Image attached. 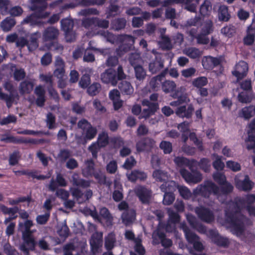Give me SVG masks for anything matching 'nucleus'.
Wrapping results in <instances>:
<instances>
[{
  "label": "nucleus",
  "instance_id": "obj_48",
  "mask_svg": "<svg viewBox=\"0 0 255 255\" xmlns=\"http://www.w3.org/2000/svg\"><path fill=\"white\" fill-rule=\"evenodd\" d=\"M213 156L215 157V160L213 162V167L217 171H222L225 167V164L222 160V156L217 154H213Z\"/></svg>",
  "mask_w": 255,
  "mask_h": 255
},
{
  "label": "nucleus",
  "instance_id": "obj_57",
  "mask_svg": "<svg viewBox=\"0 0 255 255\" xmlns=\"http://www.w3.org/2000/svg\"><path fill=\"white\" fill-rule=\"evenodd\" d=\"M38 47V42L37 38L36 36V34H32L30 38L28 44H27V47L30 51L35 50Z\"/></svg>",
  "mask_w": 255,
  "mask_h": 255
},
{
  "label": "nucleus",
  "instance_id": "obj_2",
  "mask_svg": "<svg viewBox=\"0 0 255 255\" xmlns=\"http://www.w3.org/2000/svg\"><path fill=\"white\" fill-rule=\"evenodd\" d=\"M185 88L183 87L178 88L177 90L171 94L173 99H176V101L170 103L172 107H176L175 113L177 117L181 118L190 119L192 118L194 108L192 104H188L187 107L186 105H182L186 103L187 97L183 94Z\"/></svg>",
  "mask_w": 255,
  "mask_h": 255
},
{
  "label": "nucleus",
  "instance_id": "obj_29",
  "mask_svg": "<svg viewBox=\"0 0 255 255\" xmlns=\"http://www.w3.org/2000/svg\"><path fill=\"white\" fill-rule=\"evenodd\" d=\"M34 83L30 80H25L22 81L19 86V91L21 94H29L33 90Z\"/></svg>",
  "mask_w": 255,
  "mask_h": 255
},
{
  "label": "nucleus",
  "instance_id": "obj_27",
  "mask_svg": "<svg viewBox=\"0 0 255 255\" xmlns=\"http://www.w3.org/2000/svg\"><path fill=\"white\" fill-rule=\"evenodd\" d=\"M181 228L183 230L185 238L189 243L192 244L196 240H199V237L195 233L191 231L186 224H182Z\"/></svg>",
  "mask_w": 255,
  "mask_h": 255
},
{
  "label": "nucleus",
  "instance_id": "obj_49",
  "mask_svg": "<svg viewBox=\"0 0 255 255\" xmlns=\"http://www.w3.org/2000/svg\"><path fill=\"white\" fill-rule=\"evenodd\" d=\"M248 138L245 140L246 142H250L247 146L248 150L255 149V131L248 130Z\"/></svg>",
  "mask_w": 255,
  "mask_h": 255
},
{
  "label": "nucleus",
  "instance_id": "obj_28",
  "mask_svg": "<svg viewBox=\"0 0 255 255\" xmlns=\"http://www.w3.org/2000/svg\"><path fill=\"white\" fill-rule=\"evenodd\" d=\"M0 210L4 215H9L12 220L17 218L16 214L19 211V208L17 206L8 208L3 204H0Z\"/></svg>",
  "mask_w": 255,
  "mask_h": 255
},
{
  "label": "nucleus",
  "instance_id": "obj_30",
  "mask_svg": "<svg viewBox=\"0 0 255 255\" xmlns=\"http://www.w3.org/2000/svg\"><path fill=\"white\" fill-rule=\"evenodd\" d=\"M164 67V61L161 57H156L149 64V70L152 73H156Z\"/></svg>",
  "mask_w": 255,
  "mask_h": 255
},
{
  "label": "nucleus",
  "instance_id": "obj_38",
  "mask_svg": "<svg viewBox=\"0 0 255 255\" xmlns=\"http://www.w3.org/2000/svg\"><path fill=\"white\" fill-rule=\"evenodd\" d=\"M152 176L157 182L164 183L168 180L167 173L161 169H155L152 173Z\"/></svg>",
  "mask_w": 255,
  "mask_h": 255
},
{
  "label": "nucleus",
  "instance_id": "obj_3",
  "mask_svg": "<svg viewBox=\"0 0 255 255\" xmlns=\"http://www.w3.org/2000/svg\"><path fill=\"white\" fill-rule=\"evenodd\" d=\"M33 225L32 221L30 220H26L24 223L19 222L18 224L23 240V243L20 245L19 249L25 255H29V251H34L37 244L33 235L34 232L30 229Z\"/></svg>",
  "mask_w": 255,
  "mask_h": 255
},
{
  "label": "nucleus",
  "instance_id": "obj_43",
  "mask_svg": "<svg viewBox=\"0 0 255 255\" xmlns=\"http://www.w3.org/2000/svg\"><path fill=\"white\" fill-rule=\"evenodd\" d=\"M87 92L89 95L94 96L99 93L101 90V85L98 82H94L87 88Z\"/></svg>",
  "mask_w": 255,
  "mask_h": 255
},
{
  "label": "nucleus",
  "instance_id": "obj_6",
  "mask_svg": "<svg viewBox=\"0 0 255 255\" xmlns=\"http://www.w3.org/2000/svg\"><path fill=\"white\" fill-rule=\"evenodd\" d=\"M4 89L9 93V94L2 92V89L0 88V100L5 102L7 108H10L15 100L19 99V96L17 93L15 91L13 84L10 81H6L3 84Z\"/></svg>",
  "mask_w": 255,
  "mask_h": 255
},
{
  "label": "nucleus",
  "instance_id": "obj_40",
  "mask_svg": "<svg viewBox=\"0 0 255 255\" xmlns=\"http://www.w3.org/2000/svg\"><path fill=\"white\" fill-rule=\"evenodd\" d=\"M116 241L115 235L113 232L108 234V236L105 237V247L108 251H110L113 249Z\"/></svg>",
  "mask_w": 255,
  "mask_h": 255
},
{
  "label": "nucleus",
  "instance_id": "obj_5",
  "mask_svg": "<svg viewBox=\"0 0 255 255\" xmlns=\"http://www.w3.org/2000/svg\"><path fill=\"white\" fill-rule=\"evenodd\" d=\"M219 187L210 180H207L203 184L198 185L194 190L195 195L208 198L211 194L219 197Z\"/></svg>",
  "mask_w": 255,
  "mask_h": 255
},
{
  "label": "nucleus",
  "instance_id": "obj_35",
  "mask_svg": "<svg viewBox=\"0 0 255 255\" xmlns=\"http://www.w3.org/2000/svg\"><path fill=\"white\" fill-rule=\"evenodd\" d=\"M196 29H192L190 31V35L197 40V42L199 44H207L209 43L210 40L207 37V35L200 33L197 35H196Z\"/></svg>",
  "mask_w": 255,
  "mask_h": 255
},
{
  "label": "nucleus",
  "instance_id": "obj_46",
  "mask_svg": "<svg viewBox=\"0 0 255 255\" xmlns=\"http://www.w3.org/2000/svg\"><path fill=\"white\" fill-rule=\"evenodd\" d=\"M219 189V196L222 195H227L232 192L234 187L230 182L227 181L224 184L221 185Z\"/></svg>",
  "mask_w": 255,
  "mask_h": 255
},
{
  "label": "nucleus",
  "instance_id": "obj_56",
  "mask_svg": "<svg viewBox=\"0 0 255 255\" xmlns=\"http://www.w3.org/2000/svg\"><path fill=\"white\" fill-rule=\"evenodd\" d=\"M31 198L30 196H22L19 197L16 199L9 198L8 203L10 205L14 206L15 205H17L19 203L24 202L26 201L29 203L31 201Z\"/></svg>",
  "mask_w": 255,
  "mask_h": 255
},
{
  "label": "nucleus",
  "instance_id": "obj_61",
  "mask_svg": "<svg viewBox=\"0 0 255 255\" xmlns=\"http://www.w3.org/2000/svg\"><path fill=\"white\" fill-rule=\"evenodd\" d=\"M90 76L87 74H84L82 76L79 82L80 86L83 89L87 88L90 85Z\"/></svg>",
  "mask_w": 255,
  "mask_h": 255
},
{
  "label": "nucleus",
  "instance_id": "obj_51",
  "mask_svg": "<svg viewBox=\"0 0 255 255\" xmlns=\"http://www.w3.org/2000/svg\"><path fill=\"white\" fill-rule=\"evenodd\" d=\"M185 54L192 59L199 58L201 55V53L199 49L195 47H189L185 50Z\"/></svg>",
  "mask_w": 255,
  "mask_h": 255
},
{
  "label": "nucleus",
  "instance_id": "obj_58",
  "mask_svg": "<svg viewBox=\"0 0 255 255\" xmlns=\"http://www.w3.org/2000/svg\"><path fill=\"white\" fill-rule=\"evenodd\" d=\"M213 179L219 185L224 184L227 182L226 177L224 173L220 172L214 173L213 175Z\"/></svg>",
  "mask_w": 255,
  "mask_h": 255
},
{
  "label": "nucleus",
  "instance_id": "obj_44",
  "mask_svg": "<svg viewBox=\"0 0 255 255\" xmlns=\"http://www.w3.org/2000/svg\"><path fill=\"white\" fill-rule=\"evenodd\" d=\"M15 23L13 18L6 17L1 22V27L4 31H8L15 25Z\"/></svg>",
  "mask_w": 255,
  "mask_h": 255
},
{
  "label": "nucleus",
  "instance_id": "obj_36",
  "mask_svg": "<svg viewBox=\"0 0 255 255\" xmlns=\"http://www.w3.org/2000/svg\"><path fill=\"white\" fill-rule=\"evenodd\" d=\"M178 186L179 185L177 184L176 182L172 180H167L160 186V189L162 192L174 193V192L178 189Z\"/></svg>",
  "mask_w": 255,
  "mask_h": 255
},
{
  "label": "nucleus",
  "instance_id": "obj_17",
  "mask_svg": "<svg viewBox=\"0 0 255 255\" xmlns=\"http://www.w3.org/2000/svg\"><path fill=\"white\" fill-rule=\"evenodd\" d=\"M248 69V63L241 61L236 65V70L232 72V74L237 78L238 81H240L246 77Z\"/></svg>",
  "mask_w": 255,
  "mask_h": 255
},
{
  "label": "nucleus",
  "instance_id": "obj_31",
  "mask_svg": "<svg viewBox=\"0 0 255 255\" xmlns=\"http://www.w3.org/2000/svg\"><path fill=\"white\" fill-rule=\"evenodd\" d=\"M218 17L220 21L227 22L230 20L231 16L227 6L222 5L219 7L218 11Z\"/></svg>",
  "mask_w": 255,
  "mask_h": 255
},
{
  "label": "nucleus",
  "instance_id": "obj_14",
  "mask_svg": "<svg viewBox=\"0 0 255 255\" xmlns=\"http://www.w3.org/2000/svg\"><path fill=\"white\" fill-rule=\"evenodd\" d=\"M194 0H164L162 1L163 7H168L173 4H184V9L191 12H196V4L192 3Z\"/></svg>",
  "mask_w": 255,
  "mask_h": 255
},
{
  "label": "nucleus",
  "instance_id": "obj_33",
  "mask_svg": "<svg viewBox=\"0 0 255 255\" xmlns=\"http://www.w3.org/2000/svg\"><path fill=\"white\" fill-rule=\"evenodd\" d=\"M73 2L65 4L60 9L61 11L68 8H73L78 6H89V0H72Z\"/></svg>",
  "mask_w": 255,
  "mask_h": 255
},
{
  "label": "nucleus",
  "instance_id": "obj_50",
  "mask_svg": "<svg viewBox=\"0 0 255 255\" xmlns=\"http://www.w3.org/2000/svg\"><path fill=\"white\" fill-rule=\"evenodd\" d=\"M135 76L137 80L139 81H143L146 77V71L141 65L136 66L134 67Z\"/></svg>",
  "mask_w": 255,
  "mask_h": 255
},
{
  "label": "nucleus",
  "instance_id": "obj_15",
  "mask_svg": "<svg viewBox=\"0 0 255 255\" xmlns=\"http://www.w3.org/2000/svg\"><path fill=\"white\" fill-rule=\"evenodd\" d=\"M155 141L150 137H144L139 140L136 143V148L138 152H149L155 145Z\"/></svg>",
  "mask_w": 255,
  "mask_h": 255
},
{
  "label": "nucleus",
  "instance_id": "obj_34",
  "mask_svg": "<svg viewBox=\"0 0 255 255\" xmlns=\"http://www.w3.org/2000/svg\"><path fill=\"white\" fill-rule=\"evenodd\" d=\"M212 9V4L210 0H204L199 8V13L203 17L209 16Z\"/></svg>",
  "mask_w": 255,
  "mask_h": 255
},
{
  "label": "nucleus",
  "instance_id": "obj_20",
  "mask_svg": "<svg viewBox=\"0 0 255 255\" xmlns=\"http://www.w3.org/2000/svg\"><path fill=\"white\" fill-rule=\"evenodd\" d=\"M103 244L102 234L98 233L93 234L90 240L91 252L93 254L99 252V249Z\"/></svg>",
  "mask_w": 255,
  "mask_h": 255
},
{
  "label": "nucleus",
  "instance_id": "obj_63",
  "mask_svg": "<svg viewBox=\"0 0 255 255\" xmlns=\"http://www.w3.org/2000/svg\"><path fill=\"white\" fill-rule=\"evenodd\" d=\"M164 195L163 199V204L165 205H169L173 203L175 200V195L173 193H167L163 192Z\"/></svg>",
  "mask_w": 255,
  "mask_h": 255
},
{
  "label": "nucleus",
  "instance_id": "obj_19",
  "mask_svg": "<svg viewBox=\"0 0 255 255\" xmlns=\"http://www.w3.org/2000/svg\"><path fill=\"white\" fill-rule=\"evenodd\" d=\"M156 237H157L160 241V243L163 247L165 248H170L172 245V241L171 239H167L166 238L165 234L158 230L156 233H154L153 235V242L155 244H159V242L157 240Z\"/></svg>",
  "mask_w": 255,
  "mask_h": 255
},
{
  "label": "nucleus",
  "instance_id": "obj_52",
  "mask_svg": "<svg viewBox=\"0 0 255 255\" xmlns=\"http://www.w3.org/2000/svg\"><path fill=\"white\" fill-rule=\"evenodd\" d=\"M162 79L160 78V76H156L152 77L149 82L150 87L154 91H157L160 85L162 84Z\"/></svg>",
  "mask_w": 255,
  "mask_h": 255
},
{
  "label": "nucleus",
  "instance_id": "obj_18",
  "mask_svg": "<svg viewBox=\"0 0 255 255\" xmlns=\"http://www.w3.org/2000/svg\"><path fill=\"white\" fill-rule=\"evenodd\" d=\"M235 184L237 188L239 190L244 191H251L254 185V182L251 180L248 175H246L243 180L236 178Z\"/></svg>",
  "mask_w": 255,
  "mask_h": 255
},
{
  "label": "nucleus",
  "instance_id": "obj_47",
  "mask_svg": "<svg viewBox=\"0 0 255 255\" xmlns=\"http://www.w3.org/2000/svg\"><path fill=\"white\" fill-rule=\"evenodd\" d=\"M46 126L49 129H55L56 128V117L52 113L49 112L46 115Z\"/></svg>",
  "mask_w": 255,
  "mask_h": 255
},
{
  "label": "nucleus",
  "instance_id": "obj_41",
  "mask_svg": "<svg viewBox=\"0 0 255 255\" xmlns=\"http://www.w3.org/2000/svg\"><path fill=\"white\" fill-rule=\"evenodd\" d=\"M198 166L205 172H208L210 169V160L207 158H202L199 162L195 163L194 167Z\"/></svg>",
  "mask_w": 255,
  "mask_h": 255
},
{
  "label": "nucleus",
  "instance_id": "obj_9",
  "mask_svg": "<svg viewBox=\"0 0 255 255\" xmlns=\"http://www.w3.org/2000/svg\"><path fill=\"white\" fill-rule=\"evenodd\" d=\"M61 29L64 32L65 37L67 42H72L76 39V33L73 31L74 21L72 19L65 18L61 19Z\"/></svg>",
  "mask_w": 255,
  "mask_h": 255
},
{
  "label": "nucleus",
  "instance_id": "obj_8",
  "mask_svg": "<svg viewBox=\"0 0 255 255\" xmlns=\"http://www.w3.org/2000/svg\"><path fill=\"white\" fill-rule=\"evenodd\" d=\"M78 127L79 128L85 131V135L83 137V144H86L87 140H91L96 135L97 130L93 127L91 124L86 119H83L78 123Z\"/></svg>",
  "mask_w": 255,
  "mask_h": 255
},
{
  "label": "nucleus",
  "instance_id": "obj_60",
  "mask_svg": "<svg viewBox=\"0 0 255 255\" xmlns=\"http://www.w3.org/2000/svg\"><path fill=\"white\" fill-rule=\"evenodd\" d=\"M25 76V72L22 68H15L13 74V78L16 81H20L24 79Z\"/></svg>",
  "mask_w": 255,
  "mask_h": 255
},
{
  "label": "nucleus",
  "instance_id": "obj_24",
  "mask_svg": "<svg viewBox=\"0 0 255 255\" xmlns=\"http://www.w3.org/2000/svg\"><path fill=\"white\" fill-rule=\"evenodd\" d=\"M50 14V11H46L41 14L33 12V13L27 16L23 20L26 23H30L32 26H34L38 19H44L49 17Z\"/></svg>",
  "mask_w": 255,
  "mask_h": 255
},
{
  "label": "nucleus",
  "instance_id": "obj_62",
  "mask_svg": "<svg viewBox=\"0 0 255 255\" xmlns=\"http://www.w3.org/2000/svg\"><path fill=\"white\" fill-rule=\"evenodd\" d=\"M177 189L181 196L184 199H188L191 197V193L187 187L179 185Z\"/></svg>",
  "mask_w": 255,
  "mask_h": 255
},
{
  "label": "nucleus",
  "instance_id": "obj_32",
  "mask_svg": "<svg viewBox=\"0 0 255 255\" xmlns=\"http://www.w3.org/2000/svg\"><path fill=\"white\" fill-rule=\"evenodd\" d=\"M174 162L178 166H182L183 165L187 166L189 168H191V166H195V163L197 162V160L194 159L189 160V159L183 156H177L174 158Z\"/></svg>",
  "mask_w": 255,
  "mask_h": 255
},
{
  "label": "nucleus",
  "instance_id": "obj_26",
  "mask_svg": "<svg viewBox=\"0 0 255 255\" xmlns=\"http://www.w3.org/2000/svg\"><path fill=\"white\" fill-rule=\"evenodd\" d=\"M136 216L135 210L133 209L125 211L122 215L123 223L126 226H128L134 220Z\"/></svg>",
  "mask_w": 255,
  "mask_h": 255
},
{
  "label": "nucleus",
  "instance_id": "obj_10",
  "mask_svg": "<svg viewBox=\"0 0 255 255\" xmlns=\"http://www.w3.org/2000/svg\"><path fill=\"white\" fill-rule=\"evenodd\" d=\"M194 167L191 166V168H189L191 172L185 168H181L179 171L182 178L188 183H198L202 179L201 173L197 169H194Z\"/></svg>",
  "mask_w": 255,
  "mask_h": 255
},
{
  "label": "nucleus",
  "instance_id": "obj_16",
  "mask_svg": "<svg viewBox=\"0 0 255 255\" xmlns=\"http://www.w3.org/2000/svg\"><path fill=\"white\" fill-rule=\"evenodd\" d=\"M135 194L143 204H149L151 199V191L144 186H140L135 189Z\"/></svg>",
  "mask_w": 255,
  "mask_h": 255
},
{
  "label": "nucleus",
  "instance_id": "obj_64",
  "mask_svg": "<svg viewBox=\"0 0 255 255\" xmlns=\"http://www.w3.org/2000/svg\"><path fill=\"white\" fill-rule=\"evenodd\" d=\"M3 252L6 255H18L16 250L9 243H6L3 246Z\"/></svg>",
  "mask_w": 255,
  "mask_h": 255
},
{
  "label": "nucleus",
  "instance_id": "obj_1",
  "mask_svg": "<svg viewBox=\"0 0 255 255\" xmlns=\"http://www.w3.org/2000/svg\"><path fill=\"white\" fill-rule=\"evenodd\" d=\"M255 202V194H250L246 195L245 199L237 197L228 203L225 210V216L237 235H242L244 232L245 216L242 213V210L245 203L252 205Z\"/></svg>",
  "mask_w": 255,
  "mask_h": 255
},
{
  "label": "nucleus",
  "instance_id": "obj_54",
  "mask_svg": "<svg viewBox=\"0 0 255 255\" xmlns=\"http://www.w3.org/2000/svg\"><path fill=\"white\" fill-rule=\"evenodd\" d=\"M159 147L165 154H170L172 151V145L169 141L162 140L159 144Z\"/></svg>",
  "mask_w": 255,
  "mask_h": 255
},
{
  "label": "nucleus",
  "instance_id": "obj_11",
  "mask_svg": "<svg viewBox=\"0 0 255 255\" xmlns=\"http://www.w3.org/2000/svg\"><path fill=\"white\" fill-rule=\"evenodd\" d=\"M207 236L211 240L212 243L218 247L227 248L229 246V239L226 237L222 236L216 229L208 230Z\"/></svg>",
  "mask_w": 255,
  "mask_h": 255
},
{
  "label": "nucleus",
  "instance_id": "obj_45",
  "mask_svg": "<svg viewBox=\"0 0 255 255\" xmlns=\"http://www.w3.org/2000/svg\"><path fill=\"white\" fill-rule=\"evenodd\" d=\"M109 143V137L108 133L103 132L98 135L97 139V143L99 147H104L106 146Z\"/></svg>",
  "mask_w": 255,
  "mask_h": 255
},
{
  "label": "nucleus",
  "instance_id": "obj_25",
  "mask_svg": "<svg viewBox=\"0 0 255 255\" xmlns=\"http://www.w3.org/2000/svg\"><path fill=\"white\" fill-rule=\"evenodd\" d=\"M119 81L118 88L122 95L130 96L133 93V88L129 82L124 80Z\"/></svg>",
  "mask_w": 255,
  "mask_h": 255
},
{
  "label": "nucleus",
  "instance_id": "obj_59",
  "mask_svg": "<svg viewBox=\"0 0 255 255\" xmlns=\"http://www.w3.org/2000/svg\"><path fill=\"white\" fill-rule=\"evenodd\" d=\"M101 35L103 36L107 41L112 43H114L115 42H117V37L118 35L116 36L108 30L102 31L101 32Z\"/></svg>",
  "mask_w": 255,
  "mask_h": 255
},
{
  "label": "nucleus",
  "instance_id": "obj_22",
  "mask_svg": "<svg viewBox=\"0 0 255 255\" xmlns=\"http://www.w3.org/2000/svg\"><path fill=\"white\" fill-rule=\"evenodd\" d=\"M47 6L48 3H44L41 0H30V9L39 14L44 13Z\"/></svg>",
  "mask_w": 255,
  "mask_h": 255
},
{
  "label": "nucleus",
  "instance_id": "obj_23",
  "mask_svg": "<svg viewBox=\"0 0 255 255\" xmlns=\"http://www.w3.org/2000/svg\"><path fill=\"white\" fill-rule=\"evenodd\" d=\"M128 179L131 182H135L137 180L145 181L147 177L146 173L138 169H134L127 174Z\"/></svg>",
  "mask_w": 255,
  "mask_h": 255
},
{
  "label": "nucleus",
  "instance_id": "obj_4",
  "mask_svg": "<svg viewBox=\"0 0 255 255\" xmlns=\"http://www.w3.org/2000/svg\"><path fill=\"white\" fill-rule=\"evenodd\" d=\"M127 75L125 73L122 65H119L117 70L112 68L106 69L101 75V79L103 83L116 86L119 80L126 79Z\"/></svg>",
  "mask_w": 255,
  "mask_h": 255
},
{
  "label": "nucleus",
  "instance_id": "obj_12",
  "mask_svg": "<svg viewBox=\"0 0 255 255\" xmlns=\"http://www.w3.org/2000/svg\"><path fill=\"white\" fill-rule=\"evenodd\" d=\"M0 140L5 142L13 143L15 144L31 143L33 144H39L45 142V140L43 138L36 139L23 137H17L11 135L3 136Z\"/></svg>",
  "mask_w": 255,
  "mask_h": 255
},
{
  "label": "nucleus",
  "instance_id": "obj_37",
  "mask_svg": "<svg viewBox=\"0 0 255 255\" xmlns=\"http://www.w3.org/2000/svg\"><path fill=\"white\" fill-rule=\"evenodd\" d=\"M161 88L163 91L166 94L169 93L172 94L177 90L175 83L174 81L170 80H165L164 82H162Z\"/></svg>",
  "mask_w": 255,
  "mask_h": 255
},
{
  "label": "nucleus",
  "instance_id": "obj_7",
  "mask_svg": "<svg viewBox=\"0 0 255 255\" xmlns=\"http://www.w3.org/2000/svg\"><path fill=\"white\" fill-rule=\"evenodd\" d=\"M117 40V42L121 43L117 49V52L119 55H123L131 50L134 43V38L130 35H118Z\"/></svg>",
  "mask_w": 255,
  "mask_h": 255
},
{
  "label": "nucleus",
  "instance_id": "obj_21",
  "mask_svg": "<svg viewBox=\"0 0 255 255\" xmlns=\"http://www.w3.org/2000/svg\"><path fill=\"white\" fill-rule=\"evenodd\" d=\"M59 33V30L57 28L49 26L44 30L42 34V39L44 42H51L58 38Z\"/></svg>",
  "mask_w": 255,
  "mask_h": 255
},
{
  "label": "nucleus",
  "instance_id": "obj_42",
  "mask_svg": "<svg viewBox=\"0 0 255 255\" xmlns=\"http://www.w3.org/2000/svg\"><path fill=\"white\" fill-rule=\"evenodd\" d=\"M214 30L213 23L211 20H206L202 24L200 32L207 35L212 33Z\"/></svg>",
  "mask_w": 255,
  "mask_h": 255
},
{
  "label": "nucleus",
  "instance_id": "obj_39",
  "mask_svg": "<svg viewBox=\"0 0 255 255\" xmlns=\"http://www.w3.org/2000/svg\"><path fill=\"white\" fill-rule=\"evenodd\" d=\"M127 23L125 18H117L111 22V28L116 31L124 29Z\"/></svg>",
  "mask_w": 255,
  "mask_h": 255
},
{
  "label": "nucleus",
  "instance_id": "obj_53",
  "mask_svg": "<svg viewBox=\"0 0 255 255\" xmlns=\"http://www.w3.org/2000/svg\"><path fill=\"white\" fill-rule=\"evenodd\" d=\"M207 84L208 80L205 77H199L194 79L192 81V85L197 88H202Z\"/></svg>",
  "mask_w": 255,
  "mask_h": 255
},
{
  "label": "nucleus",
  "instance_id": "obj_55",
  "mask_svg": "<svg viewBox=\"0 0 255 255\" xmlns=\"http://www.w3.org/2000/svg\"><path fill=\"white\" fill-rule=\"evenodd\" d=\"M140 61V55L138 53H131L128 57V61L130 64L134 68L136 66H140L139 63Z\"/></svg>",
  "mask_w": 255,
  "mask_h": 255
},
{
  "label": "nucleus",
  "instance_id": "obj_13",
  "mask_svg": "<svg viewBox=\"0 0 255 255\" xmlns=\"http://www.w3.org/2000/svg\"><path fill=\"white\" fill-rule=\"evenodd\" d=\"M195 211L198 217L205 223L211 224L215 221L214 214L208 208L204 206L197 207Z\"/></svg>",
  "mask_w": 255,
  "mask_h": 255
}]
</instances>
